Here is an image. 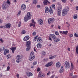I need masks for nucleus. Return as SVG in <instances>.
<instances>
[{"mask_svg":"<svg viewBox=\"0 0 78 78\" xmlns=\"http://www.w3.org/2000/svg\"><path fill=\"white\" fill-rule=\"evenodd\" d=\"M50 37H51L52 39H53L54 42H55L57 43L60 41V39L58 38L55 35L52 34H50Z\"/></svg>","mask_w":78,"mask_h":78,"instance_id":"nucleus-1","label":"nucleus"},{"mask_svg":"<svg viewBox=\"0 0 78 78\" xmlns=\"http://www.w3.org/2000/svg\"><path fill=\"white\" fill-rule=\"evenodd\" d=\"M35 58V55L34 54V52H32L29 58V60H30V61H33Z\"/></svg>","mask_w":78,"mask_h":78,"instance_id":"nucleus-2","label":"nucleus"},{"mask_svg":"<svg viewBox=\"0 0 78 78\" xmlns=\"http://www.w3.org/2000/svg\"><path fill=\"white\" fill-rule=\"evenodd\" d=\"M69 10V7H66V8L63 10L62 12V15L63 16H65L67 14V11Z\"/></svg>","mask_w":78,"mask_h":78,"instance_id":"nucleus-3","label":"nucleus"},{"mask_svg":"<svg viewBox=\"0 0 78 78\" xmlns=\"http://www.w3.org/2000/svg\"><path fill=\"white\" fill-rule=\"evenodd\" d=\"M16 62L17 63H19V62H20L21 60H22V57H21V56L19 55H18L16 57Z\"/></svg>","mask_w":78,"mask_h":78,"instance_id":"nucleus-4","label":"nucleus"},{"mask_svg":"<svg viewBox=\"0 0 78 78\" xmlns=\"http://www.w3.org/2000/svg\"><path fill=\"white\" fill-rule=\"evenodd\" d=\"M26 46L27 47H31V41H29L26 42Z\"/></svg>","mask_w":78,"mask_h":78,"instance_id":"nucleus-5","label":"nucleus"},{"mask_svg":"<svg viewBox=\"0 0 78 78\" xmlns=\"http://www.w3.org/2000/svg\"><path fill=\"white\" fill-rule=\"evenodd\" d=\"M65 67L66 69L70 68V63L67 61H66L65 62L64 64Z\"/></svg>","mask_w":78,"mask_h":78,"instance_id":"nucleus-6","label":"nucleus"},{"mask_svg":"<svg viewBox=\"0 0 78 78\" xmlns=\"http://www.w3.org/2000/svg\"><path fill=\"white\" fill-rule=\"evenodd\" d=\"M55 21V19L53 18H49L48 20L49 24H51Z\"/></svg>","mask_w":78,"mask_h":78,"instance_id":"nucleus-7","label":"nucleus"},{"mask_svg":"<svg viewBox=\"0 0 78 78\" xmlns=\"http://www.w3.org/2000/svg\"><path fill=\"white\" fill-rule=\"evenodd\" d=\"M7 3H5L4 2L2 6V8L3 9H6L8 8V5L6 4Z\"/></svg>","mask_w":78,"mask_h":78,"instance_id":"nucleus-8","label":"nucleus"},{"mask_svg":"<svg viewBox=\"0 0 78 78\" xmlns=\"http://www.w3.org/2000/svg\"><path fill=\"white\" fill-rule=\"evenodd\" d=\"M39 77H45V75L44 74H42V72L40 71L38 75Z\"/></svg>","mask_w":78,"mask_h":78,"instance_id":"nucleus-9","label":"nucleus"},{"mask_svg":"<svg viewBox=\"0 0 78 78\" xmlns=\"http://www.w3.org/2000/svg\"><path fill=\"white\" fill-rule=\"evenodd\" d=\"M61 9H62V8H61V7H59L58 8L57 13L58 15V16H59V15L61 14Z\"/></svg>","mask_w":78,"mask_h":78,"instance_id":"nucleus-10","label":"nucleus"},{"mask_svg":"<svg viewBox=\"0 0 78 78\" xmlns=\"http://www.w3.org/2000/svg\"><path fill=\"white\" fill-rule=\"evenodd\" d=\"M53 64V62L52 61H51L50 62L47 64L45 65V66L48 67H50V66H51Z\"/></svg>","mask_w":78,"mask_h":78,"instance_id":"nucleus-11","label":"nucleus"},{"mask_svg":"<svg viewBox=\"0 0 78 78\" xmlns=\"http://www.w3.org/2000/svg\"><path fill=\"white\" fill-rule=\"evenodd\" d=\"M31 12H28L27 13V17L28 19H30L31 17Z\"/></svg>","mask_w":78,"mask_h":78,"instance_id":"nucleus-12","label":"nucleus"},{"mask_svg":"<svg viewBox=\"0 0 78 78\" xmlns=\"http://www.w3.org/2000/svg\"><path fill=\"white\" fill-rule=\"evenodd\" d=\"M37 41L39 43H42V42H43V41L41 37H38L37 39Z\"/></svg>","mask_w":78,"mask_h":78,"instance_id":"nucleus-13","label":"nucleus"},{"mask_svg":"<svg viewBox=\"0 0 78 78\" xmlns=\"http://www.w3.org/2000/svg\"><path fill=\"white\" fill-rule=\"evenodd\" d=\"M48 3L49 4L50 3V2L48 1V0H44L43 2V4L44 5H47L48 3Z\"/></svg>","mask_w":78,"mask_h":78,"instance_id":"nucleus-14","label":"nucleus"},{"mask_svg":"<svg viewBox=\"0 0 78 78\" xmlns=\"http://www.w3.org/2000/svg\"><path fill=\"white\" fill-rule=\"evenodd\" d=\"M25 9H26V6L24 4H23L21 8V10L24 11V10H25Z\"/></svg>","mask_w":78,"mask_h":78,"instance_id":"nucleus-15","label":"nucleus"},{"mask_svg":"<svg viewBox=\"0 0 78 78\" xmlns=\"http://www.w3.org/2000/svg\"><path fill=\"white\" fill-rule=\"evenodd\" d=\"M16 47H12L11 48H10L11 49L13 53H14V51L16 50Z\"/></svg>","mask_w":78,"mask_h":78,"instance_id":"nucleus-16","label":"nucleus"},{"mask_svg":"<svg viewBox=\"0 0 78 78\" xmlns=\"http://www.w3.org/2000/svg\"><path fill=\"white\" fill-rule=\"evenodd\" d=\"M56 67L57 68H59V67H60L61 66V64L60 62H57L56 63Z\"/></svg>","mask_w":78,"mask_h":78,"instance_id":"nucleus-17","label":"nucleus"},{"mask_svg":"<svg viewBox=\"0 0 78 78\" xmlns=\"http://www.w3.org/2000/svg\"><path fill=\"white\" fill-rule=\"evenodd\" d=\"M29 39H30L29 36H26L24 37L23 40L24 41H28Z\"/></svg>","mask_w":78,"mask_h":78,"instance_id":"nucleus-18","label":"nucleus"},{"mask_svg":"<svg viewBox=\"0 0 78 78\" xmlns=\"http://www.w3.org/2000/svg\"><path fill=\"white\" fill-rule=\"evenodd\" d=\"M6 57L7 59H10L12 57V55L10 54H9L7 55Z\"/></svg>","mask_w":78,"mask_h":78,"instance_id":"nucleus-19","label":"nucleus"},{"mask_svg":"<svg viewBox=\"0 0 78 78\" xmlns=\"http://www.w3.org/2000/svg\"><path fill=\"white\" fill-rule=\"evenodd\" d=\"M48 12H49V9L48 7H45V12L46 14L47 13H48Z\"/></svg>","mask_w":78,"mask_h":78,"instance_id":"nucleus-20","label":"nucleus"},{"mask_svg":"<svg viewBox=\"0 0 78 78\" xmlns=\"http://www.w3.org/2000/svg\"><path fill=\"white\" fill-rule=\"evenodd\" d=\"M9 52V51L8 50L5 49L4 52V55L5 56V55H6L7 53Z\"/></svg>","mask_w":78,"mask_h":78,"instance_id":"nucleus-21","label":"nucleus"},{"mask_svg":"<svg viewBox=\"0 0 78 78\" xmlns=\"http://www.w3.org/2000/svg\"><path fill=\"white\" fill-rule=\"evenodd\" d=\"M37 47L38 48H42V44L40 43H38L37 45Z\"/></svg>","mask_w":78,"mask_h":78,"instance_id":"nucleus-22","label":"nucleus"},{"mask_svg":"<svg viewBox=\"0 0 78 78\" xmlns=\"http://www.w3.org/2000/svg\"><path fill=\"white\" fill-rule=\"evenodd\" d=\"M27 76L28 77H30V76H33V73L31 72H28L27 73Z\"/></svg>","mask_w":78,"mask_h":78,"instance_id":"nucleus-23","label":"nucleus"},{"mask_svg":"<svg viewBox=\"0 0 78 78\" xmlns=\"http://www.w3.org/2000/svg\"><path fill=\"white\" fill-rule=\"evenodd\" d=\"M7 28L9 29L11 27V24L10 23H8L5 25Z\"/></svg>","mask_w":78,"mask_h":78,"instance_id":"nucleus-24","label":"nucleus"},{"mask_svg":"<svg viewBox=\"0 0 78 78\" xmlns=\"http://www.w3.org/2000/svg\"><path fill=\"white\" fill-rule=\"evenodd\" d=\"M49 12L50 14H51L53 13V10L52 8L51 7H50V10H49Z\"/></svg>","mask_w":78,"mask_h":78,"instance_id":"nucleus-25","label":"nucleus"},{"mask_svg":"<svg viewBox=\"0 0 78 78\" xmlns=\"http://www.w3.org/2000/svg\"><path fill=\"white\" fill-rule=\"evenodd\" d=\"M38 22L40 25H42L43 24V20H40L38 21Z\"/></svg>","mask_w":78,"mask_h":78,"instance_id":"nucleus-26","label":"nucleus"},{"mask_svg":"<svg viewBox=\"0 0 78 78\" xmlns=\"http://www.w3.org/2000/svg\"><path fill=\"white\" fill-rule=\"evenodd\" d=\"M28 20H30V19H29L28 18V17H27V16H25L24 18V21L25 22H27V21Z\"/></svg>","mask_w":78,"mask_h":78,"instance_id":"nucleus-27","label":"nucleus"},{"mask_svg":"<svg viewBox=\"0 0 78 78\" xmlns=\"http://www.w3.org/2000/svg\"><path fill=\"white\" fill-rule=\"evenodd\" d=\"M67 33H68V31H63L62 33V34H65V35H67Z\"/></svg>","mask_w":78,"mask_h":78,"instance_id":"nucleus-28","label":"nucleus"},{"mask_svg":"<svg viewBox=\"0 0 78 78\" xmlns=\"http://www.w3.org/2000/svg\"><path fill=\"white\" fill-rule=\"evenodd\" d=\"M71 69L75 68V66H74V65H73L72 63H71Z\"/></svg>","mask_w":78,"mask_h":78,"instance_id":"nucleus-29","label":"nucleus"},{"mask_svg":"<svg viewBox=\"0 0 78 78\" xmlns=\"http://www.w3.org/2000/svg\"><path fill=\"white\" fill-rule=\"evenodd\" d=\"M37 37H38V36H35L33 39V41H34V42H35V41H36V39H37Z\"/></svg>","mask_w":78,"mask_h":78,"instance_id":"nucleus-30","label":"nucleus"},{"mask_svg":"<svg viewBox=\"0 0 78 78\" xmlns=\"http://www.w3.org/2000/svg\"><path fill=\"white\" fill-rule=\"evenodd\" d=\"M5 3H7L6 5H7V4H8L9 5H10V4H11V2H9V0H8L7 2H5Z\"/></svg>","mask_w":78,"mask_h":78,"instance_id":"nucleus-31","label":"nucleus"},{"mask_svg":"<svg viewBox=\"0 0 78 78\" xmlns=\"http://www.w3.org/2000/svg\"><path fill=\"white\" fill-rule=\"evenodd\" d=\"M74 19H76V18H77L78 16H77V15H74Z\"/></svg>","mask_w":78,"mask_h":78,"instance_id":"nucleus-32","label":"nucleus"},{"mask_svg":"<svg viewBox=\"0 0 78 78\" xmlns=\"http://www.w3.org/2000/svg\"><path fill=\"white\" fill-rule=\"evenodd\" d=\"M76 52L77 54H78V46H77L76 48Z\"/></svg>","mask_w":78,"mask_h":78,"instance_id":"nucleus-33","label":"nucleus"},{"mask_svg":"<svg viewBox=\"0 0 78 78\" xmlns=\"http://www.w3.org/2000/svg\"><path fill=\"white\" fill-rule=\"evenodd\" d=\"M5 48L3 47H2L1 48V51H5Z\"/></svg>","mask_w":78,"mask_h":78,"instance_id":"nucleus-34","label":"nucleus"},{"mask_svg":"<svg viewBox=\"0 0 78 78\" xmlns=\"http://www.w3.org/2000/svg\"><path fill=\"white\" fill-rule=\"evenodd\" d=\"M30 48H31V47H27V48L26 49V51H29V50H30Z\"/></svg>","mask_w":78,"mask_h":78,"instance_id":"nucleus-35","label":"nucleus"},{"mask_svg":"<svg viewBox=\"0 0 78 78\" xmlns=\"http://www.w3.org/2000/svg\"><path fill=\"white\" fill-rule=\"evenodd\" d=\"M37 3V0H34L33 3H34V4H36V3Z\"/></svg>","mask_w":78,"mask_h":78,"instance_id":"nucleus-36","label":"nucleus"},{"mask_svg":"<svg viewBox=\"0 0 78 78\" xmlns=\"http://www.w3.org/2000/svg\"><path fill=\"white\" fill-rule=\"evenodd\" d=\"M63 71H64V69H61L60 70V73H62V72H63Z\"/></svg>","mask_w":78,"mask_h":78,"instance_id":"nucleus-37","label":"nucleus"},{"mask_svg":"<svg viewBox=\"0 0 78 78\" xmlns=\"http://www.w3.org/2000/svg\"><path fill=\"white\" fill-rule=\"evenodd\" d=\"M52 9H53L54 10L55 9V4L52 5Z\"/></svg>","mask_w":78,"mask_h":78,"instance_id":"nucleus-38","label":"nucleus"},{"mask_svg":"<svg viewBox=\"0 0 78 78\" xmlns=\"http://www.w3.org/2000/svg\"><path fill=\"white\" fill-rule=\"evenodd\" d=\"M55 34L56 35H57V36H58V35H59V32L58 31H56L55 32Z\"/></svg>","mask_w":78,"mask_h":78,"instance_id":"nucleus-39","label":"nucleus"},{"mask_svg":"<svg viewBox=\"0 0 78 78\" xmlns=\"http://www.w3.org/2000/svg\"><path fill=\"white\" fill-rule=\"evenodd\" d=\"M25 30H23L22 31L21 33L22 34H25Z\"/></svg>","mask_w":78,"mask_h":78,"instance_id":"nucleus-40","label":"nucleus"},{"mask_svg":"<svg viewBox=\"0 0 78 78\" xmlns=\"http://www.w3.org/2000/svg\"><path fill=\"white\" fill-rule=\"evenodd\" d=\"M18 27H20L21 26V22L20 21L19 22V23L18 25Z\"/></svg>","mask_w":78,"mask_h":78,"instance_id":"nucleus-41","label":"nucleus"},{"mask_svg":"<svg viewBox=\"0 0 78 78\" xmlns=\"http://www.w3.org/2000/svg\"><path fill=\"white\" fill-rule=\"evenodd\" d=\"M37 64V62L36 61H34L33 62V65H36Z\"/></svg>","mask_w":78,"mask_h":78,"instance_id":"nucleus-42","label":"nucleus"},{"mask_svg":"<svg viewBox=\"0 0 78 78\" xmlns=\"http://www.w3.org/2000/svg\"><path fill=\"white\" fill-rule=\"evenodd\" d=\"M74 36L76 37H78V35L77 34L75 33L74 34Z\"/></svg>","mask_w":78,"mask_h":78,"instance_id":"nucleus-43","label":"nucleus"},{"mask_svg":"<svg viewBox=\"0 0 78 78\" xmlns=\"http://www.w3.org/2000/svg\"><path fill=\"white\" fill-rule=\"evenodd\" d=\"M21 13V11L20 10L18 12L17 15L19 16V15H20V14Z\"/></svg>","mask_w":78,"mask_h":78,"instance_id":"nucleus-44","label":"nucleus"},{"mask_svg":"<svg viewBox=\"0 0 78 78\" xmlns=\"http://www.w3.org/2000/svg\"><path fill=\"white\" fill-rule=\"evenodd\" d=\"M54 56H52L51 57H50L49 58V59H53L54 58Z\"/></svg>","mask_w":78,"mask_h":78,"instance_id":"nucleus-45","label":"nucleus"},{"mask_svg":"<svg viewBox=\"0 0 78 78\" xmlns=\"http://www.w3.org/2000/svg\"><path fill=\"white\" fill-rule=\"evenodd\" d=\"M42 54H43V55H45L46 54V52H45L44 51H43L42 52Z\"/></svg>","mask_w":78,"mask_h":78,"instance_id":"nucleus-46","label":"nucleus"},{"mask_svg":"<svg viewBox=\"0 0 78 78\" xmlns=\"http://www.w3.org/2000/svg\"><path fill=\"white\" fill-rule=\"evenodd\" d=\"M72 75H73L72 73H71L69 75H70V76H72V78H75V76H72Z\"/></svg>","mask_w":78,"mask_h":78,"instance_id":"nucleus-47","label":"nucleus"},{"mask_svg":"<svg viewBox=\"0 0 78 78\" xmlns=\"http://www.w3.org/2000/svg\"><path fill=\"white\" fill-rule=\"evenodd\" d=\"M32 22L33 23H34V24H36V22H34V20H32Z\"/></svg>","mask_w":78,"mask_h":78,"instance_id":"nucleus-48","label":"nucleus"},{"mask_svg":"<svg viewBox=\"0 0 78 78\" xmlns=\"http://www.w3.org/2000/svg\"><path fill=\"white\" fill-rule=\"evenodd\" d=\"M62 2L63 3H66L67 1V0H61Z\"/></svg>","mask_w":78,"mask_h":78,"instance_id":"nucleus-49","label":"nucleus"},{"mask_svg":"<svg viewBox=\"0 0 78 78\" xmlns=\"http://www.w3.org/2000/svg\"><path fill=\"white\" fill-rule=\"evenodd\" d=\"M32 34L33 35V36H35V35H36V32H33Z\"/></svg>","mask_w":78,"mask_h":78,"instance_id":"nucleus-50","label":"nucleus"},{"mask_svg":"<svg viewBox=\"0 0 78 78\" xmlns=\"http://www.w3.org/2000/svg\"><path fill=\"white\" fill-rule=\"evenodd\" d=\"M48 61V58H45L44 59V62H47Z\"/></svg>","mask_w":78,"mask_h":78,"instance_id":"nucleus-51","label":"nucleus"},{"mask_svg":"<svg viewBox=\"0 0 78 78\" xmlns=\"http://www.w3.org/2000/svg\"><path fill=\"white\" fill-rule=\"evenodd\" d=\"M0 41L1 42H2V43H3V40L1 38Z\"/></svg>","mask_w":78,"mask_h":78,"instance_id":"nucleus-52","label":"nucleus"},{"mask_svg":"<svg viewBox=\"0 0 78 78\" xmlns=\"http://www.w3.org/2000/svg\"><path fill=\"white\" fill-rule=\"evenodd\" d=\"M50 74V72L49 71L48 73H47V75H49Z\"/></svg>","mask_w":78,"mask_h":78,"instance_id":"nucleus-53","label":"nucleus"},{"mask_svg":"<svg viewBox=\"0 0 78 78\" xmlns=\"http://www.w3.org/2000/svg\"><path fill=\"white\" fill-rule=\"evenodd\" d=\"M67 50L69 51H70V48H68Z\"/></svg>","mask_w":78,"mask_h":78,"instance_id":"nucleus-54","label":"nucleus"},{"mask_svg":"<svg viewBox=\"0 0 78 78\" xmlns=\"http://www.w3.org/2000/svg\"><path fill=\"white\" fill-rule=\"evenodd\" d=\"M41 70L40 69H37V72H39Z\"/></svg>","mask_w":78,"mask_h":78,"instance_id":"nucleus-55","label":"nucleus"},{"mask_svg":"<svg viewBox=\"0 0 78 78\" xmlns=\"http://www.w3.org/2000/svg\"><path fill=\"white\" fill-rule=\"evenodd\" d=\"M4 27V26H0V28H3Z\"/></svg>","mask_w":78,"mask_h":78,"instance_id":"nucleus-56","label":"nucleus"},{"mask_svg":"<svg viewBox=\"0 0 78 78\" xmlns=\"http://www.w3.org/2000/svg\"><path fill=\"white\" fill-rule=\"evenodd\" d=\"M49 39L50 41H52V39L51 38L49 37Z\"/></svg>","mask_w":78,"mask_h":78,"instance_id":"nucleus-57","label":"nucleus"},{"mask_svg":"<svg viewBox=\"0 0 78 78\" xmlns=\"http://www.w3.org/2000/svg\"><path fill=\"white\" fill-rule=\"evenodd\" d=\"M54 76H55V75H53L51 77V78H54Z\"/></svg>","mask_w":78,"mask_h":78,"instance_id":"nucleus-58","label":"nucleus"},{"mask_svg":"<svg viewBox=\"0 0 78 78\" xmlns=\"http://www.w3.org/2000/svg\"><path fill=\"white\" fill-rule=\"evenodd\" d=\"M33 26V24L31 23L30 24V27H31L32 26Z\"/></svg>","mask_w":78,"mask_h":78,"instance_id":"nucleus-59","label":"nucleus"},{"mask_svg":"<svg viewBox=\"0 0 78 78\" xmlns=\"http://www.w3.org/2000/svg\"><path fill=\"white\" fill-rule=\"evenodd\" d=\"M16 76H17V78H19V74H17Z\"/></svg>","mask_w":78,"mask_h":78,"instance_id":"nucleus-60","label":"nucleus"},{"mask_svg":"<svg viewBox=\"0 0 78 78\" xmlns=\"http://www.w3.org/2000/svg\"><path fill=\"white\" fill-rule=\"evenodd\" d=\"M72 36H73V35H72V34H71V35H70V37H72Z\"/></svg>","mask_w":78,"mask_h":78,"instance_id":"nucleus-61","label":"nucleus"},{"mask_svg":"<svg viewBox=\"0 0 78 78\" xmlns=\"http://www.w3.org/2000/svg\"><path fill=\"white\" fill-rule=\"evenodd\" d=\"M60 27H61V26H58V28H59V29H61V28H60Z\"/></svg>","mask_w":78,"mask_h":78,"instance_id":"nucleus-62","label":"nucleus"},{"mask_svg":"<svg viewBox=\"0 0 78 78\" xmlns=\"http://www.w3.org/2000/svg\"><path fill=\"white\" fill-rule=\"evenodd\" d=\"M40 6H41L40 5H37V8H40Z\"/></svg>","mask_w":78,"mask_h":78,"instance_id":"nucleus-63","label":"nucleus"},{"mask_svg":"<svg viewBox=\"0 0 78 78\" xmlns=\"http://www.w3.org/2000/svg\"><path fill=\"white\" fill-rule=\"evenodd\" d=\"M76 10H78V6L76 7Z\"/></svg>","mask_w":78,"mask_h":78,"instance_id":"nucleus-64","label":"nucleus"}]
</instances>
